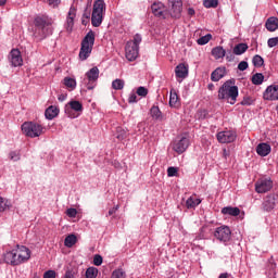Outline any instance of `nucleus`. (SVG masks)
<instances>
[{
    "label": "nucleus",
    "instance_id": "nucleus-39",
    "mask_svg": "<svg viewBox=\"0 0 278 278\" xmlns=\"http://www.w3.org/2000/svg\"><path fill=\"white\" fill-rule=\"evenodd\" d=\"M212 40V36H202L199 39H197V43L200 46L207 45Z\"/></svg>",
    "mask_w": 278,
    "mask_h": 278
},
{
    "label": "nucleus",
    "instance_id": "nucleus-58",
    "mask_svg": "<svg viewBox=\"0 0 278 278\" xmlns=\"http://www.w3.org/2000/svg\"><path fill=\"white\" fill-rule=\"evenodd\" d=\"M226 60L227 62H231L233 60V54H227Z\"/></svg>",
    "mask_w": 278,
    "mask_h": 278
},
{
    "label": "nucleus",
    "instance_id": "nucleus-57",
    "mask_svg": "<svg viewBox=\"0 0 278 278\" xmlns=\"http://www.w3.org/2000/svg\"><path fill=\"white\" fill-rule=\"evenodd\" d=\"M58 99L59 101H66V94L61 93Z\"/></svg>",
    "mask_w": 278,
    "mask_h": 278
},
{
    "label": "nucleus",
    "instance_id": "nucleus-27",
    "mask_svg": "<svg viewBox=\"0 0 278 278\" xmlns=\"http://www.w3.org/2000/svg\"><path fill=\"white\" fill-rule=\"evenodd\" d=\"M249 49V46L247 43H238L233 48L235 55H242L243 53H247V50Z\"/></svg>",
    "mask_w": 278,
    "mask_h": 278
},
{
    "label": "nucleus",
    "instance_id": "nucleus-8",
    "mask_svg": "<svg viewBox=\"0 0 278 278\" xmlns=\"http://www.w3.org/2000/svg\"><path fill=\"white\" fill-rule=\"evenodd\" d=\"M35 25L42 30L45 36H52L53 20L49 16H38L35 18Z\"/></svg>",
    "mask_w": 278,
    "mask_h": 278
},
{
    "label": "nucleus",
    "instance_id": "nucleus-11",
    "mask_svg": "<svg viewBox=\"0 0 278 278\" xmlns=\"http://www.w3.org/2000/svg\"><path fill=\"white\" fill-rule=\"evenodd\" d=\"M270 190H273V179L262 178L255 182V191L257 194H264L270 192Z\"/></svg>",
    "mask_w": 278,
    "mask_h": 278
},
{
    "label": "nucleus",
    "instance_id": "nucleus-19",
    "mask_svg": "<svg viewBox=\"0 0 278 278\" xmlns=\"http://www.w3.org/2000/svg\"><path fill=\"white\" fill-rule=\"evenodd\" d=\"M226 76H227V67L219 66L211 73V81H214V83L220 81V79H223V77H226Z\"/></svg>",
    "mask_w": 278,
    "mask_h": 278
},
{
    "label": "nucleus",
    "instance_id": "nucleus-50",
    "mask_svg": "<svg viewBox=\"0 0 278 278\" xmlns=\"http://www.w3.org/2000/svg\"><path fill=\"white\" fill-rule=\"evenodd\" d=\"M48 3L50 5V8H58V5H60V3H62V0H48Z\"/></svg>",
    "mask_w": 278,
    "mask_h": 278
},
{
    "label": "nucleus",
    "instance_id": "nucleus-45",
    "mask_svg": "<svg viewBox=\"0 0 278 278\" xmlns=\"http://www.w3.org/2000/svg\"><path fill=\"white\" fill-rule=\"evenodd\" d=\"M94 266H101L103 264V257L99 254H96L93 257Z\"/></svg>",
    "mask_w": 278,
    "mask_h": 278
},
{
    "label": "nucleus",
    "instance_id": "nucleus-17",
    "mask_svg": "<svg viewBox=\"0 0 278 278\" xmlns=\"http://www.w3.org/2000/svg\"><path fill=\"white\" fill-rule=\"evenodd\" d=\"M152 14L159 18H166V7L162 2H154L151 5Z\"/></svg>",
    "mask_w": 278,
    "mask_h": 278
},
{
    "label": "nucleus",
    "instance_id": "nucleus-1",
    "mask_svg": "<svg viewBox=\"0 0 278 278\" xmlns=\"http://www.w3.org/2000/svg\"><path fill=\"white\" fill-rule=\"evenodd\" d=\"M30 257L31 251L27 247L18 244L3 254L4 263L10 264V266H21V264L29 262Z\"/></svg>",
    "mask_w": 278,
    "mask_h": 278
},
{
    "label": "nucleus",
    "instance_id": "nucleus-38",
    "mask_svg": "<svg viewBox=\"0 0 278 278\" xmlns=\"http://www.w3.org/2000/svg\"><path fill=\"white\" fill-rule=\"evenodd\" d=\"M203 5H204V8H217L218 0H204Z\"/></svg>",
    "mask_w": 278,
    "mask_h": 278
},
{
    "label": "nucleus",
    "instance_id": "nucleus-46",
    "mask_svg": "<svg viewBox=\"0 0 278 278\" xmlns=\"http://www.w3.org/2000/svg\"><path fill=\"white\" fill-rule=\"evenodd\" d=\"M66 215L70 218H75V216H77V208H67Z\"/></svg>",
    "mask_w": 278,
    "mask_h": 278
},
{
    "label": "nucleus",
    "instance_id": "nucleus-43",
    "mask_svg": "<svg viewBox=\"0 0 278 278\" xmlns=\"http://www.w3.org/2000/svg\"><path fill=\"white\" fill-rule=\"evenodd\" d=\"M267 45L269 49H273V47H277L278 45V37H271L268 39Z\"/></svg>",
    "mask_w": 278,
    "mask_h": 278
},
{
    "label": "nucleus",
    "instance_id": "nucleus-62",
    "mask_svg": "<svg viewBox=\"0 0 278 278\" xmlns=\"http://www.w3.org/2000/svg\"><path fill=\"white\" fill-rule=\"evenodd\" d=\"M84 16L85 18H90V13H85Z\"/></svg>",
    "mask_w": 278,
    "mask_h": 278
},
{
    "label": "nucleus",
    "instance_id": "nucleus-24",
    "mask_svg": "<svg viewBox=\"0 0 278 278\" xmlns=\"http://www.w3.org/2000/svg\"><path fill=\"white\" fill-rule=\"evenodd\" d=\"M212 55L215 58V60H223V58L227 55V51H225L223 47H215L212 49Z\"/></svg>",
    "mask_w": 278,
    "mask_h": 278
},
{
    "label": "nucleus",
    "instance_id": "nucleus-16",
    "mask_svg": "<svg viewBox=\"0 0 278 278\" xmlns=\"http://www.w3.org/2000/svg\"><path fill=\"white\" fill-rule=\"evenodd\" d=\"M76 16H77V10L75 9V7H71L66 17V22H65V29L66 31H68V34L73 31Z\"/></svg>",
    "mask_w": 278,
    "mask_h": 278
},
{
    "label": "nucleus",
    "instance_id": "nucleus-28",
    "mask_svg": "<svg viewBox=\"0 0 278 278\" xmlns=\"http://www.w3.org/2000/svg\"><path fill=\"white\" fill-rule=\"evenodd\" d=\"M64 244L67 249L75 247V244H77V236L68 235L64 240Z\"/></svg>",
    "mask_w": 278,
    "mask_h": 278
},
{
    "label": "nucleus",
    "instance_id": "nucleus-12",
    "mask_svg": "<svg viewBox=\"0 0 278 278\" xmlns=\"http://www.w3.org/2000/svg\"><path fill=\"white\" fill-rule=\"evenodd\" d=\"M216 138L218 142H220V144H229L236 141V138H238V135H236L233 130H224V131L217 132Z\"/></svg>",
    "mask_w": 278,
    "mask_h": 278
},
{
    "label": "nucleus",
    "instance_id": "nucleus-9",
    "mask_svg": "<svg viewBox=\"0 0 278 278\" xmlns=\"http://www.w3.org/2000/svg\"><path fill=\"white\" fill-rule=\"evenodd\" d=\"M189 147L190 139H188V137L186 136H178L176 140H174V142L172 143L173 151H175L179 155H181V153H186Z\"/></svg>",
    "mask_w": 278,
    "mask_h": 278
},
{
    "label": "nucleus",
    "instance_id": "nucleus-4",
    "mask_svg": "<svg viewBox=\"0 0 278 278\" xmlns=\"http://www.w3.org/2000/svg\"><path fill=\"white\" fill-rule=\"evenodd\" d=\"M105 13V1L97 0L93 3V11L91 14V24L93 27H99L103 23V14Z\"/></svg>",
    "mask_w": 278,
    "mask_h": 278
},
{
    "label": "nucleus",
    "instance_id": "nucleus-52",
    "mask_svg": "<svg viewBox=\"0 0 278 278\" xmlns=\"http://www.w3.org/2000/svg\"><path fill=\"white\" fill-rule=\"evenodd\" d=\"M43 278H55V270H48L43 274Z\"/></svg>",
    "mask_w": 278,
    "mask_h": 278
},
{
    "label": "nucleus",
    "instance_id": "nucleus-54",
    "mask_svg": "<svg viewBox=\"0 0 278 278\" xmlns=\"http://www.w3.org/2000/svg\"><path fill=\"white\" fill-rule=\"evenodd\" d=\"M8 205L3 202V198L0 197V212H5Z\"/></svg>",
    "mask_w": 278,
    "mask_h": 278
},
{
    "label": "nucleus",
    "instance_id": "nucleus-31",
    "mask_svg": "<svg viewBox=\"0 0 278 278\" xmlns=\"http://www.w3.org/2000/svg\"><path fill=\"white\" fill-rule=\"evenodd\" d=\"M68 105H70L71 110H74V112H83L84 111V105L79 101H76V100L71 101V102H68Z\"/></svg>",
    "mask_w": 278,
    "mask_h": 278
},
{
    "label": "nucleus",
    "instance_id": "nucleus-64",
    "mask_svg": "<svg viewBox=\"0 0 278 278\" xmlns=\"http://www.w3.org/2000/svg\"><path fill=\"white\" fill-rule=\"evenodd\" d=\"M68 110H71V109H68V108L65 109V113H66V114H68Z\"/></svg>",
    "mask_w": 278,
    "mask_h": 278
},
{
    "label": "nucleus",
    "instance_id": "nucleus-61",
    "mask_svg": "<svg viewBox=\"0 0 278 278\" xmlns=\"http://www.w3.org/2000/svg\"><path fill=\"white\" fill-rule=\"evenodd\" d=\"M5 3H8V0H0V7L5 5Z\"/></svg>",
    "mask_w": 278,
    "mask_h": 278
},
{
    "label": "nucleus",
    "instance_id": "nucleus-51",
    "mask_svg": "<svg viewBox=\"0 0 278 278\" xmlns=\"http://www.w3.org/2000/svg\"><path fill=\"white\" fill-rule=\"evenodd\" d=\"M119 207L121 206L117 204V205L113 206L112 208H110L108 216H113V214H116V212H118Z\"/></svg>",
    "mask_w": 278,
    "mask_h": 278
},
{
    "label": "nucleus",
    "instance_id": "nucleus-14",
    "mask_svg": "<svg viewBox=\"0 0 278 278\" xmlns=\"http://www.w3.org/2000/svg\"><path fill=\"white\" fill-rule=\"evenodd\" d=\"M264 101H278V85H269L263 92Z\"/></svg>",
    "mask_w": 278,
    "mask_h": 278
},
{
    "label": "nucleus",
    "instance_id": "nucleus-32",
    "mask_svg": "<svg viewBox=\"0 0 278 278\" xmlns=\"http://www.w3.org/2000/svg\"><path fill=\"white\" fill-rule=\"evenodd\" d=\"M112 88L113 90H123L125 88V80L121 78H116L112 81Z\"/></svg>",
    "mask_w": 278,
    "mask_h": 278
},
{
    "label": "nucleus",
    "instance_id": "nucleus-44",
    "mask_svg": "<svg viewBox=\"0 0 278 278\" xmlns=\"http://www.w3.org/2000/svg\"><path fill=\"white\" fill-rule=\"evenodd\" d=\"M177 175H178L177 167H168L167 168V176L168 177H177Z\"/></svg>",
    "mask_w": 278,
    "mask_h": 278
},
{
    "label": "nucleus",
    "instance_id": "nucleus-15",
    "mask_svg": "<svg viewBox=\"0 0 278 278\" xmlns=\"http://www.w3.org/2000/svg\"><path fill=\"white\" fill-rule=\"evenodd\" d=\"M9 62L11 66H23V56L20 49H12L9 54Z\"/></svg>",
    "mask_w": 278,
    "mask_h": 278
},
{
    "label": "nucleus",
    "instance_id": "nucleus-33",
    "mask_svg": "<svg viewBox=\"0 0 278 278\" xmlns=\"http://www.w3.org/2000/svg\"><path fill=\"white\" fill-rule=\"evenodd\" d=\"M64 86H66V88H71L72 90H75L77 88V80H75V78L65 77Z\"/></svg>",
    "mask_w": 278,
    "mask_h": 278
},
{
    "label": "nucleus",
    "instance_id": "nucleus-2",
    "mask_svg": "<svg viewBox=\"0 0 278 278\" xmlns=\"http://www.w3.org/2000/svg\"><path fill=\"white\" fill-rule=\"evenodd\" d=\"M238 86H236V79L231 78L226 80L218 89L217 99L219 101H228L230 105H235L238 101Z\"/></svg>",
    "mask_w": 278,
    "mask_h": 278
},
{
    "label": "nucleus",
    "instance_id": "nucleus-26",
    "mask_svg": "<svg viewBox=\"0 0 278 278\" xmlns=\"http://www.w3.org/2000/svg\"><path fill=\"white\" fill-rule=\"evenodd\" d=\"M198 205H201V199H194L193 197H190L186 201L187 210H194L198 207Z\"/></svg>",
    "mask_w": 278,
    "mask_h": 278
},
{
    "label": "nucleus",
    "instance_id": "nucleus-41",
    "mask_svg": "<svg viewBox=\"0 0 278 278\" xmlns=\"http://www.w3.org/2000/svg\"><path fill=\"white\" fill-rule=\"evenodd\" d=\"M137 94L139 97H147V94H149V89H147L146 87H138Z\"/></svg>",
    "mask_w": 278,
    "mask_h": 278
},
{
    "label": "nucleus",
    "instance_id": "nucleus-25",
    "mask_svg": "<svg viewBox=\"0 0 278 278\" xmlns=\"http://www.w3.org/2000/svg\"><path fill=\"white\" fill-rule=\"evenodd\" d=\"M222 214L227 216H240V208L233 206H225L222 210Z\"/></svg>",
    "mask_w": 278,
    "mask_h": 278
},
{
    "label": "nucleus",
    "instance_id": "nucleus-49",
    "mask_svg": "<svg viewBox=\"0 0 278 278\" xmlns=\"http://www.w3.org/2000/svg\"><path fill=\"white\" fill-rule=\"evenodd\" d=\"M128 103H138V96L135 92H131L128 97Z\"/></svg>",
    "mask_w": 278,
    "mask_h": 278
},
{
    "label": "nucleus",
    "instance_id": "nucleus-29",
    "mask_svg": "<svg viewBox=\"0 0 278 278\" xmlns=\"http://www.w3.org/2000/svg\"><path fill=\"white\" fill-rule=\"evenodd\" d=\"M252 84L254 86H262L264 84V74L256 73L252 76Z\"/></svg>",
    "mask_w": 278,
    "mask_h": 278
},
{
    "label": "nucleus",
    "instance_id": "nucleus-40",
    "mask_svg": "<svg viewBox=\"0 0 278 278\" xmlns=\"http://www.w3.org/2000/svg\"><path fill=\"white\" fill-rule=\"evenodd\" d=\"M116 138L117 140H125V138H127V131L123 128H117Z\"/></svg>",
    "mask_w": 278,
    "mask_h": 278
},
{
    "label": "nucleus",
    "instance_id": "nucleus-18",
    "mask_svg": "<svg viewBox=\"0 0 278 278\" xmlns=\"http://www.w3.org/2000/svg\"><path fill=\"white\" fill-rule=\"evenodd\" d=\"M276 201H277V195H275V193H270L264 199L263 210L265 212H271V210H275Z\"/></svg>",
    "mask_w": 278,
    "mask_h": 278
},
{
    "label": "nucleus",
    "instance_id": "nucleus-53",
    "mask_svg": "<svg viewBox=\"0 0 278 278\" xmlns=\"http://www.w3.org/2000/svg\"><path fill=\"white\" fill-rule=\"evenodd\" d=\"M64 278H75V271L68 269V270L65 273Z\"/></svg>",
    "mask_w": 278,
    "mask_h": 278
},
{
    "label": "nucleus",
    "instance_id": "nucleus-30",
    "mask_svg": "<svg viewBox=\"0 0 278 278\" xmlns=\"http://www.w3.org/2000/svg\"><path fill=\"white\" fill-rule=\"evenodd\" d=\"M177 101H179V96L177 94V91H175V89H170V93H169L170 108H175V105H177Z\"/></svg>",
    "mask_w": 278,
    "mask_h": 278
},
{
    "label": "nucleus",
    "instance_id": "nucleus-10",
    "mask_svg": "<svg viewBox=\"0 0 278 278\" xmlns=\"http://www.w3.org/2000/svg\"><path fill=\"white\" fill-rule=\"evenodd\" d=\"M214 237L224 244L231 240V229L229 226H220L215 229Z\"/></svg>",
    "mask_w": 278,
    "mask_h": 278
},
{
    "label": "nucleus",
    "instance_id": "nucleus-23",
    "mask_svg": "<svg viewBox=\"0 0 278 278\" xmlns=\"http://www.w3.org/2000/svg\"><path fill=\"white\" fill-rule=\"evenodd\" d=\"M266 29L268 31H277L278 29V18L275 16L269 17L265 23Z\"/></svg>",
    "mask_w": 278,
    "mask_h": 278
},
{
    "label": "nucleus",
    "instance_id": "nucleus-5",
    "mask_svg": "<svg viewBox=\"0 0 278 278\" xmlns=\"http://www.w3.org/2000/svg\"><path fill=\"white\" fill-rule=\"evenodd\" d=\"M22 131L27 138H40L45 134V127L38 123L25 122L22 125Z\"/></svg>",
    "mask_w": 278,
    "mask_h": 278
},
{
    "label": "nucleus",
    "instance_id": "nucleus-63",
    "mask_svg": "<svg viewBox=\"0 0 278 278\" xmlns=\"http://www.w3.org/2000/svg\"><path fill=\"white\" fill-rule=\"evenodd\" d=\"M87 36H92V31L87 33Z\"/></svg>",
    "mask_w": 278,
    "mask_h": 278
},
{
    "label": "nucleus",
    "instance_id": "nucleus-22",
    "mask_svg": "<svg viewBox=\"0 0 278 278\" xmlns=\"http://www.w3.org/2000/svg\"><path fill=\"white\" fill-rule=\"evenodd\" d=\"M256 153L261 155V157H266L270 153V144L268 143H260L256 147Z\"/></svg>",
    "mask_w": 278,
    "mask_h": 278
},
{
    "label": "nucleus",
    "instance_id": "nucleus-42",
    "mask_svg": "<svg viewBox=\"0 0 278 278\" xmlns=\"http://www.w3.org/2000/svg\"><path fill=\"white\" fill-rule=\"evenodd\" d=\"M9 157L13 162H18V160H21V153L16 152V151L10 152Z\"/></svg>",
    "mask_w": 278,
    "mask_h": 278
},
{
    "label": "nucleus",
    "instance_id": "nucleus-59",
    "mask_svg": "<svg viewBox=\"0 0 278 278\" xmlns=\"http://www.w3.org/2000/svg\"><path fill=\"white\" fill-rule=\"evenodd\" d=\"M188 15L194 16V9H188Z\"/></svg>",
    "mask_w": 278,
    "mask_h": 278
},
{
    "label": "nucleus",
    "instance_id": "nucleus-55",
    "mask_svg": "<svg viewBox=\"0 0 278 278\" xmlns=\"http://www.w3.org/2000/svg\"><path fill=\"white\" fill-rule=\"evenodd\" d=\"M230 277H231V275H229L228 273H223L219 275L218 278H230Z\"/></svg>",
    "mask_w": 278,
    "mask_h": 278
},
{
    "label": "nucleus",
    "instance_id": "nucleus-36",
    "mask_svg": "<svg viewBox=\"0 0 278 278\" xmlns=\"http://www.w3.org/2000/svg\"><path fill=\"white\" fill-rule=\"evenodd\" d=\"M97 275H99V269L97 267H89L86 270V278H97Z\"/></svg>",
    "mask_w": 278,
    "mask_h": 278
},
{
    "label": "nucleus",
    "instance_id": "nucleus-48",
    "mask_svg": "<svg viewBox=\"0 0 278 278\" xmlns=\"http://www.w3.org/2000/svg\"><path fill=\"white\" fill-rule=\"evenodd\" d=\"M247 68H249V63L247 61H241L238 64V70L239 71H247Z\"/></svg>",
    "mask_w": 278,
    "mask_h": 278
},
{
    "label": "nucleus",
    "instance_id": "nucleus-34",
    "mask_svg": "<svg viewBox=\"0 0 278 278\" xmlns=\"http://www.w3.org/2000/svg\"><path fill=\"white\" fill-rule=\"evenodd\" d=\"M252 64L256 67V68H262V66H264V58H262V55H254L252 59Z\"/></svg>",
    "mask_w": 278,
    "mask_h": 278
},
{
    "label": "nucleus",
    "instance_id": "nucleus-47",
    "mask_svg": "<svg viewBox=\"0 0 278 278\" xmlns=\"http://www.w3.org/2000/svg\"><path fill=\"white\" fill-rule=\"evenodd\" d=\"M240 103L241 105H253V99L251 97H244Z\"/></svg>",
    "mask_w": 278,
    "mask_h": 278
},
{
    "label": "nucleus",
    "instance_id": "nucleus-56",
    "mask_svg": "<svg viewBox=\"0 0 278 278\" xmlns=\"http://www.w3.org/2000/svg\"><path fill=\"white\" fill-rule=\"evenodd\" d=\"M207 116V111L200 112V118H205Z\"/></svg>",
    "mask_w": 278,
    "mask_h": 278
},
{
    "label": "nucleus",
    "instance_id": "nucleus-37",
    "mask_svg": "<svg viewBox=\"0 0 278 278\" xmlns=\"http://www.w3.org/2000/svg\"><path fill=\"white\" fill-rule=\"evenodd\" d=\"M111 278H127V274L123 269H115L112 273Z\"/></svg>",
    "mask_w": 278,
    "mask_h": 278
},
{
    "label": "nucleus",
    "instance_id": "nucleus-13",
    "mask_svg": "<svg viewBox=\"0 0 278 278\" xmlns=\"http://www.w3.org/2000/svg\"><path fill=\"white\" fill-rule=\"evenodd\" d=\"M169 14L173 18H179L181 16V10L184 2L181 0H168Z\"/></svg>",
    "mask_w": 278,
    "mask_h": 278
},
{
    "label": "nucleus",
    "instance_id": "nucleus-6",
    "mask_svg": "<svg viewBox=\"0 0 278 278\" xmlns=\"http://www.w3.org/2000/svg\"><path fill=\"white\" fill-rule=\"evenodd\" d=\"M94 47V36H85L79 51V60L83 62L90 58L92 53V48Z\"/></svg>",
    "mask_w": 278,
    "mask_h": 278
},
{
    "label": "nucleus",
    "instance_id": "nucleus-21",
    "mask_svg": "<svg viewBox=\"0 0 278 278\" xmlns=\"http://www.w3.org/2000/svg\"><path fill=\"white\" fill-rule=\"evenodd\" d=\"M60 114V109L58 106H49L46 112L45 116L48 121H53Z\"/></svg>",
    "mask_w": 278,
    "mask_h": 278
},
{
    "label": "nucleus",
    "instance_id": "nucleus-7",
    "mask_svg": "<svg viewBox=\"0 0 278 278\" xmlns=\"http://www.w3.org/2000/svg\"><path fill=\"white\" fill-rule=\"evenodd\" d=\"M99 80V67L93 66L86 74L83 79V86L87 88V90H94L97 87V81Z\"/></svg>",
    "mask_w": 278,
    "mask_h": 278
},
{
    "label": "nucleus",
    "instance_id": "nucleus-35",
    "mask_svg": "<svg viewBox=\"0 0 278 278\" xmlns=\"http://www.w3.org/2000/svg\"><path fill=\"white\" fill-rule=\"evenodd\" d=\"M150 114L152 118H155V121H160V118H162V111H160L159 106H152L150 110Z\"/></svg>",
    "mask_w": 278,
    "mask_h": 278
},
{
    "label": "nucleus",
    "instance_id": "nucleus-20",
    "mask_svg": "<svg viewBox=\"0 0 278 278\" xmlns=\"http://www.w3.org/2000/svg\"><path fill=\"white\" fill-rule=\"evenodd\" d=\"M175 74L178 79H186L188 77V65L180 63L175 68Z\"/></svg>",
    "mask_w": 278,
    "mask_h": 278
},
{
    "label": "nucleus",
    "instance_id": "nucleus-3",
    "mask_svg": "<svg viewBox=\"0 0 278 278\" xmlns=\"http://www.w3.org/2000/svg\"><path fill=\"white\" fill-rule=\"evenodd\" d=\"M140 42H142V37L140 36H136L134 37V39L127 41L125 47V55L128 62H134L138 60V55H139L138 45H140Z\"/></svg>",
    "mask_w": 278,
    "mask_h": 278
},
{
    "label": "nucleus",
    "instance_id": "nucleus-60",
    "mask_svg": "<svg viewBox=\"0 0 278 278\" xmlns=\"http://www.w3.org/2000/svg\"><path fill=\"white\" fill-rule=\"evenodd\" d=\"M214 88H215V87H214V84L211 83V84L207 85V89H208V90L212 91V90H214Z\"/></svg>",
    "mask_w": 278,
    "mask_h": 278
}]
</instances>
